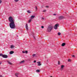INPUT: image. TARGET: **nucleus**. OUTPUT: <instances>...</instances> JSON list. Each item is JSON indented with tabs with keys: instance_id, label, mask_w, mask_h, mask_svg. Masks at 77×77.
<instances>
[{
	"instance_id": "10",
	"label": "nucleus",
	"mask_w": 77,
	"mask_h": 77,
	"mask_svg": "<svg viewBox=\"0 0 77 77\" xmlns=\"http://www.w3.org/2000/svg\"><path fill=\"white\" fill-rule=\"evenodd\" d=\"M15 47V46L13 45H12L11 46V48H14Z\"/></svg>"
},
{
	"instance_id": "25",
	"label": "nucleus",
	"mask_w": 77,
	"mask_h": 77,
	"mask_svg": "<svg viewBox=\"0 0 77 77\" xmlns=\"http://www.w3.org/2000/svg\"><path fill=\"white\" fill-rule=\"evenodd\" d=\"M68 62H71V60L70 59H69L68 60Z\"/></svg>"
},
{
	"instance_id": "8",
	"label": "nucleus",
	"mask_w": 77,
	"mask_h": 77,
	"mask_svg": "<svg viewBox=\"0 0 77 77\" xmlns=\"http://www.w3.org/2000/svg\"><path fill=\"white\" fill-rule=\"evenodd\" d=\"M38 66H41V62H38L37 63Z\"/></svg>"
},
{
	"instance_id": "1",
	"label": "nucleus",
	"mask_w": 77,
	"mask_h": 77,
	"mask_svg": "<svg viewBox=\"0 0 77 77\" xmlns=\"http://www.w3.org/2000/svg\"><path fill=\"white\" fill-rule=\"evenodd\" d=\"M8 21L10 22L9 23L10 27L11 29H15V25L14 23V20L12 17L10 16L8 18Z\"/></svg>"
},
{
	"instance_id": "3",
	"label": "nucleus",
	"mask_w": 77,
	"mask_h": 77,
	"mask_svg": "<svg viewBox=\"0 0 77 77\" xmlns=\"http://www.w3.org/2000/svg\"><path fill=\"white\" fill-rule=\"evenodd\" d=\"M59 27V24H56L55 26L54 27V29H57V27Z\"/></svg>"
},
{
	"instance_id": "31",
	"label": "nucleus",
	"mask_w": 77,
	"mask_h": 77,
	"mask_svg": "<svg viewBox=\"0 0 77 77\" xmlns=\"http://www.w3.org/2000/svg\"><path fill=\"white\" fill-rule=\"evenodd\" d=\"M58 65H60V62L59 61L58 62Z\"/></svg>"
},
{
	"instance_id": "11",
	"label": "nucleus",
	"mask_w": 77,
	"mask_h": 77,
	"mask_svg": "<svg viewBox=\"0 0 77 77\" xmlns=\"http://www.w3.org/2000/svg\"><path fill=\"white\" fill-rule=\"evenodd\" d=\"M14 53V51H11L10 52V54H12Z\"/></svg>"
},
{
	"instance_id": "28",
	"label": "nucleus",
	"mask_w": 77,
	"mask_h": 77,
	"mask_svg": "<svg viewBox=\"0 0 77 77\" xmlns=\"http://www.w3.org/2000/svg\"><path fill=\"white\" fill-rule=\"evenodd\" d=\"M34 63H36V60H34Z\"/></svg>"
},
{
	"instance_id": "6",
	"label": "nucleus",
	"mask_w": 77,
	"mask_h": 77,
	"mask_svg": "<svg viewBox=\"0 0 77 77\" xmlns=\"http://www.w3.org/2000/svg\"><path fill=\"white\" fill-rule=\"evenodd\" d=\"M63 18H64V17L63 16H60L59 17V20H62V19H63Z\"/></svg>"
},
{
	"instance_id": "33",
	"label": "nucleus",
	"mask_w": 77,
	"mask_h": 77,
	"mask_svg": "<svg viewBox=\"0 0 77 77\" xmlns=\"http://www.w3.org/2000/svg\"><path fill=\"white\" fill-rule=\"evenodd\" d=\"M53 15H54V16L56 15V14H53Z\"/></svg>"
},
{
	"instance_id": "20",
	"label": "nucleus",
	"mask_w": 77,
	"mask_h": 77,
	"mask_svg": "<svg viewBox=\"0 0 77 77\" xmlns=\"http://www.w3.org/2000/svg\"><path fill=\"white\" fill-rule=\"evenodd\" d=\"M58 35H59V36H60V35H61V33L60 32H58Z\"/></svg>"
},
{
	"instance_id": "27",
	"label": "nucleus",
	"mask_w": 77,
	"mask_h": 77,
	"mask_svg": "<svg viewBox=\"0 0 77 77\" xmlns=\"http://www.w3.org/2000/svg\"><path fill=\"white\" fill-rule=\"evenodd\" d=\"M35 9L36 10V11H37V9H38V8L36 6H35Z\"/></svg>"
},
{
	"instance_id": "22",
	"label": "nucleus",
	"mask_w": 77,
	"mask_h": 77,
	"mask_svg": "<svg viewBox=\"0 0 77 77\" xmlns=\"http://www.w3.org/2000/svg\"><path fill=\"white\" fill-rule=\"evenodd\" d=\"M33 36L35 39V35H34V34H33Z\"/></svg>"
},
{
	"instance_id": "19",
	"label": "nucleus",
	"mask_w": 77,
	"mask_h": 77,
	"mask_svg": "<svg viewBox=\"0 0 77 77\" xmlns=\"http://www.w3.org/2000/svg\"><path fill=\"white\" fill-rule=\"evenodd\" d=\"M27 12H28V13H29V14H30V13H31L30 11L29 10H28L27 11Z\"/></svg>"
},
{
	"instance_id": "15",
	"label": "nucleus",
	"mask_w": 77,
	"mask_h": 77,
	"mask_svg": "<svg viewBox=\"0 0 77 77\" xmlns=\"http://www.w3.org/2000/svg\"><path fill=\"white\" fill-rule=\"evenodd\" d=\"M19 74V73H17L15 74V75L16 76V77H18V75Z\"/></svg>"
},
{
	"instance_id": "32",
	"label": "nucleus",
	"mask_w": 77,
	"mask_h": 77,
	"mask_svg": "<svg viewBox=\"0 0 77 77\" xmlns=\"http://www.w3.org/2000/svg\"><path fill=\"white\" fill-rule=\"evenodd\" d=\"M2 64V62L0 61V65Z\"/></svg>"
},
{
	"instance_id": "36",
	"label": "nucleus",
	"mask_w": 77,
	"mask_h": 77,
	"mask_svg": "<svg viewBox=\"0 0 77 77\" xmlns=\"http://www.w3.org/2000/svg\"><path fill=\"white\" fill-rule=\"evenodd\" d=\"M72 57H75V56L74 55H73L72 56Z\"/></svg>"
},
{
	"instance_id": "34",
	"label": "nucleus",
	"mask_w": 77,
	"mask_h": 77,
	"mask_svg": "<svg viewBox=\"0 0 77 77\" xmlns=\"http://www.w3.org/2000/svg\"><path fill=\"white\" fill-rule=\"evenodd\" d=\"M42 20H44V17H42Z\"/></svg>"
},
{
	"instance_id": "5",
	"label": "nucleus",
	"mask_w": 77,
	"mask_h": 77,
	"mask_svg": "<svg viewBox=\"0 0 77 77\" xmlns=\"http://www.w3.org/2000/svg\"><path fill=\"white\" fill-rule=\"evenodd\" d=\"M32 57L33 58L34 57H37L38 56H37V54H34L32 55Z\"/></svg>"
},
{
	"instance_id": "35",
	"label": "nucleus",
	"mask_w": 77,
	"mask_h": 77,
	"mask_svg": "<svg viewBox=\"0 0 77 77\" xmlns=\"http://www.w3.org/2000/svg\"><path fill=\"white\" fill-rule=\"evenodd\" d=\"M0 77H3L2 76V75H0Z\"/></svg>"
},
{
	"instance_id": "30",
	"label": "nucleus",
	"mask_w": 77,
	"mask_h": 77,
	"mask_svg": "<svg viewBox=\"0 0 77 77\" xmlns=\"http://www.w3.org/2000/svg\"><path fill=\"white\" fill-rule=\"evenodd\" d=\"M2 2V0H0V3H1Z\"/></svg>"
},
{
	"instance_id": "24",
	"label": "nucleus",
	"mask_w": 77,
	"mask_h": 77,
	"mask_svg": "<svg viewBox=\"0 0 77 77\" xmlns=\"http://www.w3.org/2000/svg\"><path fill=\"white\" fill-rule=\"evenodd\" d=\"M0 56H2V57H3V55L2 54H0Z\"/></svg>"
},
{
	"instance_id": "2",
	"label": "nucleus",
	"mask_w": 77,
	"mask_h": 77,
	"mask_svg": "<svg viewBox=\"0 0 77 77\" xmlns=\"http://www.w3.org/2000/svg\"><path fill=\"white\" fill-rule=\"evenodd\" d=\"M53 26L51 25H50L49 26L47 29L48 31L49 32H51V30L53 29Z\"/></svg>"
},
{
	"instance_id": "38",
	"label": "nucleus",
	"mask_w": 77,
	"mask_h": 77,
	"mask_svg": "<svg viewBox=\"0 0 77 77\" xmlns=\"http://www.w3.org/2000/svg\"><path fill=\"white\" fill-rule=\"evenodd\" d=\"M50 77H53L52 76H51Z\"/></svg>"
},
{
	"instance_id": "16",
	"label": "nucleus",
	"mask_w": 77,
	"mask_h": 77,
	"mask_svg": "<svg viewBox=\"0 0 77 77\" xmlns=\"http://www.w3.org/2000/svg\"><path fill=\"white\" fill-rule=\"evenodd\" d=\"M36 72H40V70L39 69H38L36 70Z\"/></svg>"
},
{
	"instance_id": "13",
	"label": "nucleus",
	"mask_w": 77,
	"mask_h": 77,
	"mask_svg": "<svg viewBox=\"0 0 77 77\" xmlns=\"http://www.w3.org/2000/svg\"><path fill=\"white\" fill-rule=\"evenodd\" d=\"M26 29L27 30H28V26L27 23L26 24Z\"/></svg>"
},
{
	"instance_id": "12",
	"label": "nucleus",
	"mask_w": 77,
	"mask_h": 77,
	"mask_svg": "<svg viewBox=\"0 0 77 77\" xmlns=\"http://www.w3.org/2000/svg\"><path fill=\"white\" fill-rule=\"evenodd\" d=\"M23 53H26V54H27L28 52H27V51H22Z\"/></svg>"
},
{
	"instance_id": "4",
	"label": "nucleus",
	"mask_w": 77,
	"mask_h": 77,
	"mask_svg": "<svg viewBox=\"0 0 77 77\" xmlns=\"http://www.w3.org/2000/svg\"><path fill=\"white\" fill-rule=\"evenodd\" d=\"M64 67H65V66H64L63 65H61V68L60 69V70H61V71H62V70H63V68H64Z\"/></svg>"
},
{
	"instance_id": "37",
	"label": "nucleus",
	"mask_w": 77,
	"mask_h": 77,
	"mask_svg": "<svg viewBox=\"0 0 77 77\" xmlns=\"http://www.w3.org/2000/svg\"><path fill=\"white\" fill-rule=\"evenodd\" d=\"M46 7L47 8H48V6H46Z\"/></svg>"
},
{
	"instance_id": "21",
	"label": "nucleus",
	"mask_w": 77,
	"mask_h": 77,
	"mask_svg": "<svg viewBox=\"0 0 77 77\" xmlns=\"http://www.w3.org/2000/svg\"><path fill=\"white\" fill-rule=\"evenodd\" d=\"M8 63H9V64H10V65H11L12 64V63H11V62H9V61H8Z\"/></svg>"
},
{
	"instance_id": "9",
	"label": "nucleus",
	"mask_w": 77,
	"mask_h": 77,
	"mask_svg": "<svg viewBox=\"0 0 77 77\" xmlns=\"http://www.w3.org/2000/svg\"><path fill=\"white\" fill-rule=\"evenodd\" d=\"M35 17V16L32 15L31 17V19H33Z\"/></svg>"
},
{
	"instance_id": "23",
	"label": "nucleus",
	"mask_w": 77,
	"mask_h": 77,
	"mask_svg": "<svg viewBox=\"0 0 77 77\" xmlns=\"http://www.w3.org/2000/svg\"><path fill=\"white\" fill-rule=\"evenodd\" d=\"M14 1L16 2H18V1H19V0H14Z\"/></svg>"
},
{
	"instance_id": "26",
	"label": "nucleus",
	"mask_w": 77,
	"mask_h": 77,
	"mask_svg": "<svg viewBox=\"0 0 77 77\" xmlns=\"http://www.w3.org/2000/svg\"><path fill=\"white\" fill-rule=\"evenodd\" d=\"M43 12H46V10L43 11Z\"/></svg>"
},
{
	"instance_id": "7",
	"label": "nucleus",
	"mask_w": 77,
	"mask_h": 77,
	"mask_svg": "<svg viewBox=\"0 0 77 77\" xmlns=\"http://www.w3.org/2000/svg\"><path fill=\"white\" fill-rule=\"evenodd\" d=\"M2 57H3V58H7L8 56L6 55H3Z\"/></svg>"
},
{
	"instance_id": "29",
	"label": "nucleus",
	"mask_w": 77,
	"mask_h": 77,
	"mask_svg": "<svg viewBox=\"0 0 77 77\" xmlns=\"http://www.w3.org/2000/svg\"><path fill=\"white\" fill-rule=\"evenodd\" d=\"M41 28H42V29H44V26H41Z\"/></svg>"
},
{
	"instance_id": "18",
	"label": "nucleus",
	"mask_w": 77,
	"mask_h": 77,
	"mask_svg": "<svg viewBox=\"0 0 77 77\" xmlns=\"http://www.w3.org/2000/svg\"><path fill=\"white\" fill-rule=\"evenodd\" d=\"M20 63H24V61L23 60L20 62Z\"/></svg>"
},
{
	"instance_id": "17",
	"label": "nucleus",
	"mask_w": 77,
	"mask_h": 77,
	"mask_svg": "<svg viewBox=\"0 0 77 77\" xmlns=\"http://www.w3.org/2000/svg\"><path fill=\"white\" fill-rule=\"evenodd\" d=\"M31 21H32V19H29L28 21V23H30V22H31Z\"/></svg>"
},
{
	"instance_id": "14",
	"label": "nucleus",
	"mask_w": 77,
	"mask_h": 77,
	"mask_svg": "<svg viewBox=\"0 0 77 77\" xmlns=\"http://www.w3.org/2000/svg\"><path fill=\"white\" fill-rule=\"evenodd\" d=\"M65 43H63L61 45L62 46V47H63L64 46H65Z\"/></svg>"
}]
</instances>
